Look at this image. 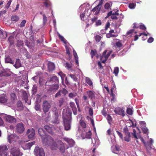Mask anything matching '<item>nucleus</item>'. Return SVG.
Masks as SVG:
<instances>
[{
  "mask_svg": "<svg viewBox=\"0 0 156 156\" xmlns=\"http://www.w3.org/2000/svg\"><path fill=\"white\" fill-rule=\"evenodd\" d=\"M49 88L47 89L46 93L49 95L54 94L57 90L59 88V85L58 84H51Z\"/></svg>",
  "mask_w": 156,
  "mask_h": 156,
  "instance_id": "nucleus-3",
  "label": "nucleus"
},
{
  "mask_svg": "<svg viewBox=\"0 0 156 156\" xmlns=\"http://www.w3.org/2000/svg\"><path fill=\"white\" fill-rule=\"evenodd\" d=\"M8 40L10 43V45H12L14 44V37H13L10 36L9 37Z\"/></svg>",
  "mask_w": 156,
  "mask_h": 156,
  "instance_id": "nucleus-32",
  "label": "nucleus"
},
{
  "mask_svg": "<svg viewBox=\"0 0 156 156\" xmlns=\"http://www.w3.org/2000/svg\"><path fill=\"white\" fill-rule=\"evenodd\" d=\"M44 4L45 6L46 7H48L50 5V3L49 1H46L44 3Z\"/></svg>",
  "mask_w": 156,
  "mask_h": 156,
  "instance_id": "nucleus-61",
  "label": "nucleus"
},
{
  "mask_svg": "<svg viewBox=\"0 0 156 156\" xmlns=\"http://www.w3.org/2000/svg\"><path fill=\"white\" fill-rule=\"evenodd\" d=\"M87 94L88 95V97L90 98V99H92L95 97V92L93 91H87Z\"/></svg>",
  "mask_w": 156,
  "mask_h": 156,
  "instance_id": "nucleus-21",
  "label": "nucleus"
},
{
  "mask_svg": "<svg viewBox=\"0 0 156 156\" xmlns=\"http://www.w3.org/2000/svg\"><path fill=\"white\" fill-rule=\"evenodd\" d=\"M16 131L19 133H22L25 130V127L23 123H17L16 126Z\"/></svg>",
  "mask_w": 156,
  "mask_h": 156,
  "instance_id": "nucleus-11",
  "label": "nucleus"
},
{
  "mask_svg": "<svg viewBox=\"0 0 156 156\" xmlns=\"http://www.w3.org/2000/svg\"><path fill=\"white\" fill-rule=\"evenodd\" d=\"M119 10L117 9H114L112 11H110L108 12L107 13V16L105 17V18L107 19L109 17L111 16V18L112 20H117L118 19V18L117 16H119V13L118 12Z\"/></svg>",
  "mask_w": 156,
  "mask_h": 156,
  "instance_id": "nucleus-4",
  "label": "nucleus"
},
{
  "mask_svg": "<svg viewBox=\"0 0 156 156\" xmlns=\"http://www.w3.org/2000/svg\"><path fill=\"white\" fill-rule=\"evenodd\" d=\"M64 140L69 144L70 147H74L75 145V142L73 139L69 138H64Z\"/></svg>",
  "mask_w": 156,
  "mask_h": 156,
  "instance_id": "nucleus-17",
  "label": "nucleus"
},
{
  "mask_svg": "<svg viewBox=\"0 0 156 156\" xmlns=\"http://www.w3.org/2000/svg\"><path fill=\"white\" fill-rule=\"evenodd\" d=\"M66 51L67 54L68 55H70V48L69 47H68V46H66Z\"/></svg>",
  "mask_w": 156,
  "mask_h": 156,
  "instance_id": "nucleus-57",
  "label": "nucleus"
},
{
  "mask_svg": "<svg viewBox=\"0 0 156 156\" xmlns=\"http://www.w3.org/2000/svg\"><path fill=\"white\" fill-rule=\"evenodd\" d=\"M53 123L54 124H59V121L58 119V118H55V120L52 121Z\"/></svg>",
  "mask_w": 156,
  "mask_h": 156,
  "instance_id": "nucleus-60",
  "label": "nucleus"
},
{
  "mask_svg": "<svg viewBox=\"0 0 156 156\" xmlns=\"http://www.w3.org/2000/svg\"><path fill=\"white\" fill-rule=\"evenodd\" d=\"M23 42L21 40H18L17 41V46H18L19 47L21 46H23Z\"/></svg>",
  "mask_w": 156,
  "mask_h": 156,
  "instance_id": "nucleus-41",
  "label": "nucleus"
},
{
  "mask_svg": "<svg viewBox=\"0 0 156 156\" xmlns=\"http://www.w3.org/2000/svg\"><path fill=\"white\" fill-rule=\"evenodd\" d=\"M85 13H82V14H80V17L81 19L82 20H84V17H85Z\"/></svg>",
  "mask_w": 156,
  "mask_h": 156,
  "instance_id": "nucleus-62",
  "label": "nucleus"
},
{
  "mask_svg": "<svg viewBox=\"0 0 156 156\" xmlns=\"http://www.w3.org/2000/svg\"><path fill=\"white\" fill-rule=\"evenodd\" d=\"M146 147L147 150L148 152L151 151V149L152 148L150 144V145H146Z\"/></svg>",
  "mask_w": 156,
  "mask_h": 156,
  "instance_id": "nucleus-64",
  "label": "nucleus"
},
{
  "mask_svg": "<svg viewBox=\"0 0 156 156\" xmlns=\"http://www.w3.org/2000/svg\"><path fill=\"white\" fill-rule=\"evenodd\" d=\"M34 152L36 156H45L43 149L38 146L35 147Z\"/></svg>",
  "mask_w": 156,
  "mask_h": 156,
  "instance_id": "nucleus-7",
  "label": "nucleus"
},
{
  "mask_svg": "<svg viewBox=\"0 0 156 156\" xmlns=\"http://www.w3.org/2000/svg\"><path fill=\"white\" fill-rule=\"evenodd\" d=\"M118 135L120 137V138L121 139L123 140V135L121 133V132H119V131H116Z\"/></svg>",
  "mask_w": 156,
  "mask_h": 156,
  "instance_id": "nucleus-53",
  "label": "nucleus"
},
{
  "mask_svg": "<svg viewBox=\"0 0 156 156\" xmlns=\"http://www.w3.org/2000/svg\"><path fill=\"white\" fill-rule=\"evenodd\" d=\"M126 112L130 115H132L133 113V111L131 108H127L126 109Z\"/></svg>",
  "mask_w": 156,
  "mask_h": 156,
  "instance_id": "nucleus-43",
  "label": "nucleus"
},
{
  "mask_svg": "<svg viewBox=\"0 0 156 156\" xmlns=\"http://www.w3.org/2000/svg\"><path fill=\"white\" fill-rule=\"evenodd\" d=\"M115 46L116 47L121 48L122 46V44L120 41L116 42L115 43Z\"/></svg>",
  "mask_w": 156,
  "mask_h": 156,
  "instance_id": "nucleus-48",
  "label": "nucleus"
},
{
  "mask_svg": "<svg viewBox=\"0 0 156 156\" xmlns=\"http://www.w3.org/2000/svg\"><path fill=\"white\" fill-rule=\"evenodd\" d=\"M136 4L134 3H130L129 4V7L130 9H134L135 8Z\"/></svg>",
  "mask_w": 156,
  "mask_h": 156,
  "instance_id": "nucleus-49",
  "label": "nucleus"
},
{
  "mask_svg": "<svg viewBox=\"0 0 156 156\" xmlns=\"http://www.w3.org/2000/svg\"><path fill=\"white\" fill-rule=\"evenodd\" d=\"M44 128L47 131V132H48V133L51 134H53V132L52 131V129L51 127H50V126H48V125H45V126H44Z\"/></svg>",
  "mask_w": 156,
  "mask_h": 156,
  "instance_id": "nucleus-25",
  "label": "nucleus"
},
{
  "mask_svg": "<svg viewBox=\"0 0 156 156\" xmlns=\"http://www.w3.org/2000/svg\"><path fill=\"white\" fill-rule=\"evenodd\" d=\"M8 148L6 145L0 146V156H7Z\"/></svg>",
  "mask_w": 156,
  "mask_h": 156,
  "instance_id": "nucleus-10",
  "label": "nucleus"
},
{
  "mask_svg": "<svg viewBox=\"0 0 156 156\" xmlns=\"http://www.w3.org/2000/svg\"><path fill=\"white\" fill-rule=\"evenodd\" d=\"M95 53H96V50H95L94 51L93 50H91L90 54L91 55V58H93L94 56L95 55Z\"/></svg>",
  "mask_w": 156,
  "mask_h": 156,
  "instance_id": "nucleus-52",
  "label": "nucleus"
},
{
  "mask_svg": "<svg viewBox=\"0 0 156 156\" xmlns=\"http://www.w3.org/2000/svg\"><path fill=\"white\" fill-rule=\"evenodd\" d=\"M119 71V69L118 67H116L114 68L113 73L115 76H117Z\"/></svg>",
  "mask_w": 156,
  "mask_h": 156,
  "instance_id": "nucleus-34",
  "label": "nucleus"
},
{
  "mask_svg": "<svg viewBox=\"0 0 156 156\" xmlns=\"http://www.w3.org/2000/svg\"><path fill=\"white\" fill-rule=\"evenodd\" d=\"M110 4L109 3H106L105 5V8L106 9H108L110 7Z\"/></svg>",
  "mask_w": 156,
  "mask_h": 156,
  "instance_id": "nucleus-59",
  "label": "nucleus"
},
{
  "mask_svg": "<svg viewBox=\"0 0 156 156\" xmlns=\"http://www.w3.org/2000/svg\"><path fill=\"white\" fill-rule=\"evenodd\" d=\"M27 133L28 134V137L29 138H33L35 134V131L34 129H29L27 131Z\"/></svg>",
  "mask_w": 156,
  "mask_h": 156,
  "instance_id": "nucleus-16",
  "label": "nucleus"
},
{
  "mask_svg": "<svg viewBox=\"0 0 156 156\" xmlns=\"http://www.w3.org/2000/svg\"><path fill=\"white\" fill-rule=\"evenodd\" d=\"M19 137L16 134H11L8 137V140L9 143L16 141L19 138Z\"/></svg>",
  "mask_w": 156,
  "mask_h": 156,
  "instance_id": "nucleus-15",
  "label": "nucleus"
},
{
  "mask_svg": "<svg viewBox=\"0 0 156 156\" xmlns=\"http://www.w3.org/2000/svg\"><path fill=\"white\" fill-rule=\"evenodd\" d=\"M11 19L12 21L17 22L19 20V18L18 16H12L11 17Z\"/></svg>",
  "mask_w": 156,
  "mask_h": 156,
  "instance_id": "nucleus-29",
  "label": "nucleus"
},
{
  "mask_svg": "<svg viewBox=\"0 0 156 156\" xmlns=\"http://www.w3.org/2000/svg\"><path fill=\"white\" fill-rule=\"evenodd\" d=\"M69 76L71 78H72L74 81L76 82V81H77V78L76 76L74 74H69Z\"/></svg>",
  "mask_w": 156,
  "mask_h": 156,
  "instance_id": "nucleus-47",
  "label": "nucleus"
},
{
  "mask_svg": "<svg viewBox=\"0 0 156 156\" xmlns=\"http://www.w3.org/2000/svg\"><path fill=\"white\" fill-rule=\"evenodd\" d=\"M11 100L12 103H14L17 100V96L14 93H12L10 94Z\"/></svg>",
  "mask_w": 156,
  "mask_h": 156,
  "instance_id": "nucleus-22",
  "label": "nucleus"
},
{
  "mask_svg": "<svg viewBox=\"0 0 156 156\" xmlns=\"http://www.w3.org/2000/svg\"><path fill=\"white\" fill-rule=\"evenodd\" d=\"M51 107V105L48 101L45 100L43 101L42 105V109L44 113L42 115L43 117H45L46 115H47L48 118L50 117L49 115V113H47L48 112L49 109H50Z\"/></svg>",
  "mask_w": 156,
  "mask_h": 156,
  "instance_id": "nucleus-2",
  "label": "nucleus"
},
{
  "mask_svg": "<svg viewBox=\"0 0 156 156\" xmlns=\"http://www.w3.org/2000/svg\"><path fill=\"white\" fill-rule=\"evenodd\" d=\"M23 98L25 102H26L28 104V105H30L31 103V101H28V97L27 95H25L23 97Z\"/></svg>",
  "mask_w": 156,
  "mask_h": 156,
  "instance_id": "nucleus-33",
  "label": "nucleus"
},
{
  "mask_svg": "<svg viewBox=\"0 0 156 156\" xmlns=\"http://www.w3.org/2000/svg\"><path fill=\"white\" fill-rule=\"evenodd\" d=\"M102 37L101 36H99V35H96L94 37V39L96 42H99L100 41L101 38Z\"/></svg>",
  "mask_w": 156,
  "mask_h": 156,
  "instance_id": "nucleus-40",
  "label": "nucleus"
},
{
  "mask_svg": "<svg viewBox=\"0 0 156 156\" xmlns=\"http://www.w3.org/2000/svg\"><path fill=\"white\" fill-rule=\"evenodd\" d=\"M10 74L9 73H8L6 70H1L0 72V76H9Z\"/></svg>",
  "mask_w": 156,
  "mask_h": 156,
  "instance_id": "nucleus-26",
  "label": "nucleus"
},
{
  "mask_svg": "<svg viewBox=\"0 0 156 156\" xmlns=\"http://www.w3.org/2000/svg\"><path fill=\"white\" fill-rule=\"evenodd\" d=\"M86 108H89L88 110L89 114L90 116H92L94 114L93 110L92 108H89V107H86Z\"/></svg>",
  "mask_w": 156,
  "mask_h": 156,
  "instance_id": "nucleus-35",
  "label": "nucleus"
},
{
  "mask_svg": "<svg viewBox=\"0 0 156 156\" xmlns=\"http://www.w3.org/2000/svg\"><path fill=\"white\" fill-rule=\"evenodd\" d=\"M48 139L44 138V140L46 142V144L50 146L51 149L52 150H55L57 147L62 152H64L65 151V146L61 140H58L56 144L51 136H48Z\"/></svg>",
  "mask_w": 156,
  "mask_h": 156,
  "instance_id": "nucleus-1",
  "label": "nucleus"
},
{
  "mask_svg": "<svg viewBox=\"0 0 156 156\" xmlns=\"http://www.w3.org/2000/svg\"><path fill=\"white\" fill-rule=\"evenodd\" d=\"M85 81L90 86H92L93 85V82L89 77H86L85 78Z\"/></svg>",
  "mask_w": 156,
  "mask_h": 156,
  "instance_id": "nucleus-28",
  "label": "nucleus"
},
{
  "mask_svg": "<svg viewBox=\"0 0 156 156\" xmlns=\"http://www.w3.org/2000/svg\"><path fill=\"white\" fill-rule=\"evenodd\" d=\"M43 24L45 25L47 21V17L46 16L45 14L43 15Z\"/></svg>",
  "mask_w": 156,
  "mask_h": 156,
  "instance_id": "nucleus-46",
  "label": "nucleus"
},
{
  "mask_svg": "<svg viewBox=\"0 0 156 156\" xmlns=\"http://www.w3.org/2000/svg\"><path fill=\"white\" fill-rule=\"evenodd\" d=\"M107 119L108 122L109 124H111V122H112V118L111 116H110V114H108L107 117Z\"/></svg>",
  "mask_w": 156,
  "mask_h": 156,
  "instance_id": "nucleus-44",
  "label": "nucleus"
},
{
  "mask_svg": "<svg viewBox=\"0 0 156 156\" xmlns=\"http://www.w3.org/2000/svg\"><path fill=\"white\" fill-rule=\"evenodd\" d=\"M58 74L60 75L61 77L62 80V81L63 82L64 81V77L65 76L64 74L62 73V72H60L58 73Z\"/></svg>",
  "mask_w": 156,
  "mask_h": 156,
  "instance_id": "nucleus-50",
  "label": "nucleus"
},
{
  "mask_svg": "<svg viewBox=\"0 0 156 156\" xmlns=\"http://www.w3.org/2000/svg\"><path fill=\"white\" fill-rule=\"evenodd\" d=\"M143 132L144 134H146L147 132H148V129H147V127H143L142 129Z\"/></svg>",
  "mask_w": 156,
  "mask_h": 156,
  "instance_id": "nucleus-58",
  "label": "nucleus"
},
{
  "mask_svg": "<svg viewBox=\"0 0 156 156\" xmlns=\"http://www.w3.org/2000/svg\"><path fill=\"white\" fill-rule=\"evenodd\" d=\"M71 117H70V118H64L63 119L64 125L65 129L66 131L69 130L71 128Z\"/></svg>",
  "mask_w": 156,
  "mask_h": 156,
  "instance_id": "nucleus-6",
  "label": "nucleus"
},
{
  "mask_svg": "<svg viewBox=\"0 0 156 156\" xmlns=\"http://www.w3.org/2000/svg\"><path fill=\"white\" fill-rule=\"evenodd\" d=\"M35 143V142H31V143H28L26 144V146L27 147L28 149H30L32 145H34Z\"/></svg>",
  "mask_w": 156,
  "mask_h": 156,
  "instance_id": "nucleus-42",
  "label": "nucleus"
},
{
  "mask_svg": "<svg viewBox=\"0 0 156 156\" xmlns=\"http://www.w3.org/2000/svg\"><path fill=\"white\" fill-rule=\"evenodd\" d=\"M26 23V21L25 20H23L20 24V27H23V26H24Z\"/></svg>",
  "mask_w": 156,
  "mask_h": 156,
  "instance_id": "nucleus-54",
  "label": "nucleus"
},
{
  "mask_svg": "<svg viewBox=\"0 0 156 156\" xmlns=\"http://www.w3.org/2000/svg\"><path fill=\"white\" fill-rule=\"evenodd\" d=\"M80 125L83 128H85L86 127V124L84 120H80Z\"/></svg>",
  "mask_w": 156,
  "mask_h": 156,
  "instance_id": "nucleus-31",
  "label": "nucleus"
},
{
  "mask_svg": "<svg viewBox=\"0 0 156 156\" xmlns=\"http://www.w3.org/2000/svg\"><path fill=\"white\" fill-rule=\"evenodd\" d=\"M58 37L59 39H60L61 41H62L64 44H66V41L63 37H62V36H61V35H60L59 34H58Z\"/></svg>",
  "mask_w": 156,
  "mask_h": 156,
  "instance_id": "nucleus-45",
  "label": "nucleus"
},
{
  "mask_svg": "<svg viewBox=\"0 0 156 156\" xmlns=\"http://www.w3.org/2000/svg\"><path fill=\"white\" fill-rule=\"evenodd\" d=\"M69 105L73 111L74 109V108L76 106L75 103H73V102H70L69 103Z\"/></svg>",
  "mask_w": 156,
  "mask_h": 156,
  "instance_id": "nucleus-56",
  "label": "nucleus"
},
{
  "mask_svg": "<svg viewBox=\"0 0 156 156\" xmlns=\"http://www.w3.org/2000/svg\"><path fill=\"white\" fill-rule=\"evenodd\" d=\"M68 93V92L66 89L63 88L62 90H59L55 95V98H58L62 95L65 96Z\"/></svg>",
  "mask_w": 156,
  "mask_h": 156,
  "instance_id": "nucleus-14",
  "label": "nucleus"
},
{
  "mask_svg": "<svg viewBox=\"0 0 156 156\" xmlns=\"http://www.w3.org/2000/svg\"><path fill=\"white\" fill-rule=\"evenodd\" d=\"M10 153L12 156H21L22 153L20 152L18 147H13L10 149Z\"/></svg>",
  "mask_w": 156,
  "mask_h": 156,
  "instance_id": "nucleus-8",
  "label": "nucleus"
},
{
  "mask_svg": "<svg viewBox=\"0 0 156 156\" xmlns=\"http://www.w3.org/2000/svg\"><path fill=\"white\" fill-rule=\"evenodd\" d=\"M132 134L133 136L136 139H138L136 134V131L135 129H133V133H132Z\"/></svg>",
  "mask_w": 156,
  "mask_h": 156,
  "instance_id": "nucleus-51",
  "label": "nucleus"
},
{
  "mask_svg": "<svg viewBox=\"0 0 156 156\" xmlns=\"http://www.w3.org/2000/svg\"><path fill=\"white\" fill-rule=\"evenodd\" d=\"M17 105L18 108L20 109L22 108H23V105L21 101L19 100L17 103Z\"/></svg>",
  "mask_w": 156,
  "mask_h": 156,
  "instance_id": "nucleus-38",
  "label": "nucleus"
},
{
  "mask_svg": "<svg viewBox=\"0 0 156 156\" xmlns=\"http://www.w3.org/2000/svg\"><path fill=\"white\" fill-rule=\"evenodd\" d=\"M64 102V98H61L58 100L59 106L61 107Z\"/></svg>",
  "mask_w": 156,
  "mask_h": 156,
  "instance_id": "nucleus-37",
  "label": "nucleus"
},
{
  "mask_svg": "<svg viewBox=\"0 0 156 156\" xmlns=\"http://www.w3.org/2000/svg\"><path fill=\"white\" fill-rule=\"evenodd\" d=\"M92 135V133L90 130L88 131L87 133L85 135L86 137L88 139H90Z\"/></svg>",
  "mask_w": 156,
  "mask_h": 156,
  "instance_id": "nucleus-36",
  "label": "nucleus"
},
{
  "mask_svg": "<svg viewBox=\"0 0 156 156\" xmlns=\"http://www.w3.org/2000/svg\"><path fill=\"white\" fill-rule=\"evenodd\" d=\"M114 112L115 113L119 115H121L122 116H124L125 115V112L124 109L119 107L115 108Z\"/></svg>",
  "mask_w": 156,
  "mask_h": 156,
  "instance_id": "nucleus-12",
  "label": "nucleus"
},
{
  "mask_svg": "<svg viewBox=\"0 0 156 156\" xmlns=\"http://www.w3.org/2000/svg\"><path fill=\"white\" fill-rule=\"evenodd\" d=\"M55 69V65L53 63L49 62L48 64V69L49 72L52 71Z\"/></svg>",
  "mask_w": 156,
  "mask_h": 156,
  "instance_id": "nucleus-18",
  "label": "nucleus"
},
{
  "mask_svg": "<svg viewBox=\"0 0 156 156\" xmlns=\"http://www.w3.org/2000/svg\"><path fill=\"white\" fill-rule=\"evenodd\" d=\"M7 100V98L5 95H2L0 96V102L1 103H4L6 102Z\"/></svg>",
  "mask_w": 156,
  "mask_h": 156,
  "instance_id": "nucleus-23",
  "label": "nucleus"
},
{
  "mask_svg": "<svg viewBox=\"0 0 156 156\" xmlns=\"http://www.w3.org/2000/svg\"><path fill=\"white\" fill-rule=\"evenodd\" d=\"M4 119L6 122L10 123H15L16 122V118L11 115H5L4 116Z\"/></svg>",
  "mask_w": 156,
  "mask_h": 156,
  "instance_id": "nucleus-9",
  "label": "nucleus"
},
{
  "mask_svg": "<svg viewBox=\"0 0 156 156\" xmlns=\"http://www.w3.org/2000/svg\"><path fill=\"white\" fill-rule=\"evenodd\" d=\"M104 2V0H101V1L99 2V4L96 6H95L94 8H93L91 11L93 12H95V14L96 15H98V14H99L100 12V11L101 9V6L103 4Z\"/></svg>",
  "mask_w": 156,
  "mask_h": 156,
  "instance_id": "nucleus-13",
  "label": "nucleus"
},
{
  "mask_svg": "<svg viewBox=\"0 0 156 156\" xmlns=\"http://www.w3.org/2000/svg\"><path fill=\"white\" fill-rule=\"evenodd\" d=\"M107 52V50H105V51H104L102 53V55L101 56V58H103L104 57L106 61H107L109 56L111 55V52H108L106 54V52Z\"/></svg>",
  "mask_w": 156,
  "mask_h": 156,
  "instance_id": "nucleus-19",
  "label": "nucleus"
},
{
  "mask_svg": "<svg viewBox=\"0 0 156 156\" xmlns=\"http://www.w3.org/2000/svg\"><path fill=\"white\" fill-rule=\"evenodd\" d=\"M58 84L59 80L58 78L56 76H53L50 79H48L45 83L46 86H49L51 84Z\"/></svg>",
  "mask_w": 156,
  "mask_h": 156,
  "instance_id": "nucleus-5",
  "label": "nucleus"
},
{
  "mask_svg": "<svg viewBox=\"0 0 156 156\" xmlns=\"http://www.w3.org/2000/svg\"><path fill=\"white\" fill-rule=\"evenodd\" d=\"M123 131L126 135H128V129L127 127H124L123 129Z\"/></svg>",
  "mask_w": 156,
  "mask_h": 156,
  "instance_id": "nucleus-63",
  "label": "nucleus"
},
{
  "mask_svg": "<svg viewBox=\"0 0 156 156\" xmlns=\"http://www.w3.org/2000/svg\"><path fill=\"white\" fill-rule=\"evenodd\" d=\"M37 90V87L36 85H34L32 88V93L33 94H35Z\"/></svg>",
  "mask_w": 156,
  "mask_h": 156,
  "instance_id": "nucleus-30",
  "label": "nucleus"
},
{
  "mask_svg": "<svg viewBox=\"0 0 156 156\" xmlns=\"http://www.w3.org/2000/svg\"><path fill=\"white\" fill-rule=\"evenodd\" d=\"M38 133L40 136L41 137L42 139L45 138L44 136H45V133L44 129L42 128H39L38 129Z\"/></svg>",
  "mask_w": 156,
  "mask_h": 156,
  "instance_id": "nucleus-20",
  "label": "nucleus"
},
{
  "mask_svg": "<svg viewBox=\"0 0 156 156\" xmlns=\"http://www.w3.org/2000/svg\"><path fill=\"white\" fill-rule=\"evenodd\" d=\"M14 66L16 68H19V67H21V64L20 62V59L18 58L16 60L15 64L14 65Z\"/></svg>",
  "mask_w": 156,
  "mask_h": 156,
  "instance_id": "nucleus-27",
  "label": "nucleus"
},
{
  "mask_svg": "<svg viewBox=\"0 0 156 156\" xmlns=\"http://www.w3.org/2000/svg\"><path fill=\"white\" fill-rule=\"evenodd\" d=\"M118 36V35L116 34V35H114V34H111V33L109 32V33H107L106 35V37L107 38H109V37H115Z\"/></svg>",
  "mask_w": 156,
  "mask_h": 156,
  "instance_id": "nucleus-39",
  "label": "nucleus"
},
{
  "mask_svg": "<svg viewBox=\"0 0 156 156\" xmlns=\"http://www.w3.org/2000/svg\"><path fill=\"white\" fill-rule=\"evenodd\" d=\"M5 63H10L11 64H14V62L12 60L10 56H7L5 57Z\"/></svg>",
  "mask_w": 156,
  "mask_h": 156,
  "instance_id": "nucleus-24",
  "label": "nucleus"
},
{
  "mask_svg": "<svg viewBox=\"0 0 156 156\" xmlns=\"http://www.w3.org/2000/svg\"><path fill=\"white\" fill-rule=\"evenodd\" d=\"M65 65L67 69H71V68L72 67L71 64H69V63H68V62H66V63H65Z\"/></svg>",
  "mask_w": 156,
  "mask_h": 156,
  "instance_id": "nucleus-55",
  "label": "nucleus"
}]
</instances>
